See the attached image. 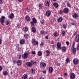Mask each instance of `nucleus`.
I'll list each match as a JSON object with an SVG mask.
<instances>
[{
    "mask_svg": "<svg viewBox=\"0 0 79 79\" xmlns=\"http://www.w3.org/2000/svg\"><path fill=\"white\" fill-rule=\"evenodd\" d=\"M52 46L53 47V48H55V47L54 44H53V45H52Z\"/></svg>",
    "mask_w": 79,
    "mask_h": 79,
    "instance_id": "61",
    "label": "nucleus"
},
{
    "mask_svg": "<svg viewBox=\"0 0 79 79\" xmlns=\"http://www.w3.org/2000/svg\"><path fill=\"white\" fill-rule=\"evenodd\" d=\"M13 62H14V63L15 64V63H16V61L15 60H13Z\"/></svg>",
    "mask_w": 79,
    "mask_h": 79,
    "instance_id": "59",
    "label": "nucleus"
},
{
    "mask_svg": "<svg viewBox=\"0 0 79 79\" xmlns=\"http://www.w3.org/2000/svg\"><path fill=\"white\" fill-rule=\"evenodd\" d=\"M8 74V72L6 71H4L3 72V75L4 76H6V75H7Z\"/></svg>",
    "mask_w": 79,
    "mask_h": 79,
    "instance_id": "33",
    "label": "nucleus"
},
{
    "mask_svg": "<svg viewBox=\"0 0 79 79\" xmlns=\"http://www.w3.org/2000/svg\"><path fill=\"white\" fill-rule=\"evenodd\" d=\"M5 17L3 16H2V18L0 19V22L1 23L2 25H4V23H5V20L4 19H5Z\"/></svg>",
    "mask_w": 79,
    "mask_h": 79,
    "instance_id": "3",
    "label": "nucleus"
},
{
    "mask_svg": "<svg viewBox=\"0 0 79 79\" xmlns=\"http://www.w3.org/2000/svg\"><path fill=\"white\" fill-rule=\"evenodd\" d=\"M42 72L44 73V74H45L46 73V71H43Z\"/></svg>",
    "mask_w": 79,
    "mask_h": 79,
    "instance_id": "50",
    "label": "nucleus"
},
{
    "mask_svg": "<svg viewBox=\"0 0 79 79\" xmlns=\"http://www.w3.org/2000/svg\"><path fill=\"white\" fill-rule=\"evenodd\" d=\"M41 23L43 24L44 23V20H42V21H41Z\"/></svg>",
    "mask_w": 79,
    "mask_h": 79,
    "instance_id": "46",
    "label": "nucleus"
},
{
    "mask_svg": "<svg viewBox=\"0 0 79 79\" xmlns=\"http://www.w3.org/2000/svg\"><path fill=\"white\" fill-rule=\"evenodd\" d=\"M3 3V1L2 0H0V4H2Z\"/></svg>",
    "mask_w": 79,
    "mask_h": 79,
    "instance_id": "49",
    "label": "nucleus"
},
{
    "mask_svg": "<svg viewBox=\"0 0 79 79\" xmlns=\"http://www.w3.org/2000/svg\"><path fill=\"white\" fill-rule=\"evenodd\" d=\"M26 20L28 22H30V18L28 15H26V18H25Z\"/></svg>",
    "mask_w": 79,
    "mask_h": 79,
    "instance_id": "16",
    "label": "nucleus"
},
{
    "mask_svg": "<svg viewBox=\"0 0 79 79\" xmlns=\"http://www.w3.org/2000/svg\"><path fill=\"white\" fill-rule=\"evenodd\" d=\"M2 41L1 40H0V44H2Z\"/></svg>",
    "mask_w": 79,
    "mask_h": 79,
    "instance_id": "62",
    "label": "nucleus"
},
{
    "mask_svg": "<svg viewBox=\"0 0 79 79\" xmlns=\"http://www.w3.org/2000/svg\"><path fill=\"white\" fill-rule=\"evenodd\" d=\"M24 37L25 38L27 39L29 37V35L28 34H25V35H24Z\"/></svg>",
    "mask_w": 79,
    "mask_h": 79,
    "instance_id": "32",
    "label": "nucleus"
},
{
    "mask_svg": "<svg viewBox=\"0 0 79 79\" xmlns=\"http://www.w3.org/2000/svg\"><path fill=\"white\" fill-rule=\"evenodd\" d=\"M75 77V75L73 73H72L70 76V77L72 79H74Z\"/></svg>",
    "mask_w": 79,
    "mask_h": 79,
    "instance_id": "15",
    "label": "nucleus"
},
{
    "mask_svg": "<svg viewBox=\"0 0 79 79\" xmlns=\"http://www.w3.org/2000/svg\"><path fill=\"white\" fill-rule=\"evenodd\" d=\"M71 25H75V23H71Z\"/></svg>",
    "mask_w": 79,
    "mask_h": 79,
    "instance_id": "53",
    "label": "nucleus"
},
{
    "mask_svg": "<svg viewBox=\"0 0 79 79\" xmlns=\"http://www.w3.org/2000/svg\"><path fill=\"white\" fill-rule=\"evenodd\" d=\"M19 43L21 45L25 43L24 40H23V39L21 40L20 41Z\"/></svg>",
    "mask_w": 79,
    "mask_h": 79,
    "instance_id": "18",
    "label": "nucleus"
},
{
    "mask_svg": "<svg viewBox=\"0 0 79 79\" xmlns=\"http://www.w3.org/2000/svg\"><path fill=\"white\" fill-rule=\"evenodd\" d=\"M10 21L9 20H7L6 21L5 24L6 25H8Z\"/></svg>",
    "mask_w": 79,
    "mask_h": 79,
    "instance_id": "29",
    "label": "nucleus"
},
{
    "mask_svg": "<svg viewBox=\"0 0 79 79\" xmlns=\"http://www.w3.org/2000/svg\"><path fill=\"white\" fill-rule=\"evenodd\" d=\"M2 67L0 66V72H1L2 70Z\"/></svg>",
    "mask_w": 79,
    "mask_h": 79,
    "instance_id": "52",
    "label": "nucleus"
},
{
    "mask_svg": "<svg viewBox=\"0 0 79 79\" xmlns=\"http://www.w3.org/2000/svg\"><path fill=\"white\" fill-rule=\"evenodd\" d=\"M67 75V74L66 73H65L64 74V76L65 77H66Z\"/></svg>",
    "mask_w": 79,
    "mask_h": 79,
    "instance_id": "54",
    "label": "nucleus"
},
{
    "mask_svg": "<svg viewBox=\"0 0 79 79\" xmlns=\"http://www.w3.org/2000/svg\"><path fill=\"white\" fill-rule=\"evenodd\" d=\"M17 64L18 66H21L22 64V62L21 60H18L17 61Z\"/></svg>",
    "mask_w": 79,
    "mask_h": 79,
    "instance_id": "11",
    "label": "nucleus"
},
{
    "mask_svg": "<svg viewBox=\"0 0 79 79\" xmlns=\"http://www.w3.org/2000/svg\"><path fill=\"white\" fill-rule=\"evenodd\" d=\"M56 65L57 66H60V64L59 63H57V64H56Z\"/></svg>",
    "mask_w": 79,
    "mask_h": 79,
    "instance_id": "55",
    "label": "nucleus"
},
{
    "mask_svg": "<svg viewBox=\"0 0 79 79\" xmlns=\"http://www.w3.org/2000/svg\"><path fill=\"white\" fill-rule=\"evenodd\" d=\"M61 34L63 36H65V31H63L62 33H61Z\"/></svg>",
    "mask_w": 79,
    "mask_h": 79,
    "instance_id": "34",
    "label": "nucleus"
},
{
    "mask_svg": "<svg viewBox=\"0 0 79 79\" xmlns=\"http://www.w3.org/2000/svg\"><path fill=\"white\" fill-rule=\"evenodd\" d=\"M75 45V42H73V45L71 47V50L73 51V53L74 54H76V48H74Z\"/></svg>",
    "mask_w": 79,
    "mask_h": 79,
    "instance_id": "1",
    "label": "nucleus"
},
{
    "mask_svg": "<svg viewBox=\"0 0 79 79\" xmlns=\"http://www.w3.org/2000/svg\"><path fill=\"white\" fill-rule=\"evenodd\" d=\"M79 50V43L77 44V51H78Z\"/></svg>",
    "mask_w": 79,
    "mask_h": 79,
    "instance_id": "39",
    "label": "nucleus"
},
{
    "mask_svg": "<svg viewBox=\"0 0 79 79\" xmlns=\"http://www.w3.org/2000/svg\"><path fill=\"white\" fill-rule=\"evenodd\" d=\"M51 44H54V41H51Z\"/></svg>",
    "mask_w": 79,
    "mask_h": 79,
    "instance_id": "58",
    "label": "nucleus"
},
{
    "mask_svg": "<svg viewBox=\"0 0 79 79\" xmlns=\"http://www.w3.org/2000/svg\"><path fill=\"white\" fill-rule=\"evenodd\" d=\"M66 62H67V63H68L69 62V58H67L66 59Z\"/></svg>",
    "mask_w": 79,
    "mask_h": 79,
    "instance_id": "41",
    "label": "nucleus"
},
{
    "mask_svg": "<svg viewBox=\"0 0 79 79\" xmlns=\"http://www.w3.org/2000/svg\"><path fill=\"white\" fill-rule=\"evenodd\" d=\"M27 75L26 74H25L22 77L23 79H27Z\"/></svg>",
    "mask_w": 79,
    "mask_h": 79,
    "instance_id": "25",
    "label": "nucleus"
},
{
    "mask_svg": "<svg viewBox=\"0 0 79 79\" xmlns=\"http://www.w3.org/2000/svg\"><path fill=\"white\" fill-rule=\"evenodd\" d=\"M72 17L74 18L75 19L77 17H78V16L77 13H74L72 15Z\"/></svg>",
    "mask_w": 79,
    "mask_h": 79,
    "instance_id": "20",
    "label": "nucleus"
},
{
    "mask_svg": "<svg viewBox=\"0 0 79 79\" xmlns=\"http://www.w3.org/2000/svg\"><path fill=\"white\" fill-rule=\"evenodd\" d=\"M45 3H46V6H49L50 3L48 1H46L45 2Z\"/></svg>",
    "mask_w": 79,
    "mask_h": 79,
    "instance_id": "27",
    "label": "nucleus"
},
{
    "mask_svg": "<svg viewBox=\"0 0 79 79\" xmlns=\"http://www.w3.org/2000/svg\"><path fill=\"white\" fill-rule=\"evenodd\" d=\"M28 56V53H24L23 54L22 56L23 58L24 59H26L27 58Z\"/></svg>",
    "mask_w": 79,
    "mask_h": 79,
    "instance_id": "6",
    "label": "nucleus"
},
{
    "mask_svg": "<svg viewBox=\"0 0 79 79\" xmlns=\"http://www.w3.org/2000/svg\"><path fill=\"white\" fill-rule=\"evenodd\" d=\"M66 43L67 45H69V41H66Z\"/></svg>",
    "mask_w": 79,
    "mask_h": 79,
    "instance_id": "48",
    "label": "nucleus"
},
{
    "mask_svg": "<svg viewBox=\"0 0 79 79\" xmlns=\"http://www.w3.org/2000/svg\"><path fill=\"white\" fill-rule=\"evenodd\" d=\"M18 52H20L21 49V48L19 47V44H18L16 46Z\"/></svg>",
    "mask_w": 79,
    "mask_h": 79,
    "instance_id": "22",
    "label": "nucleus"
},
{
    "mask_svg": "<svg viewBox=\"0 0 79 79\" xmlns=\"http://www.w3.org/2000/svg\"><path fill=\"white\" fill-rule=\"evenodd\" d=\"M32 32L34 33H35L36 32V29L34 27H32Z\"/></svg>",
    "mask_w": 79,
    "mask_h": 79,
    "instance_id": "23",
    "label": "nucleus"
},
{
    "mask_svg": "<svg viewBox=\"0 0 79 79\" xmlns=\"http://www.w3.org/2000/svg\"><path fill=\"white\" fill-rule=\"evenodd\" d=\"M61 49L62 51V52H65L66 50V48L65 46H64Z\"/></svg>",
    "mask_w": 79,
    "mask_h": 79,
    "instance_id": "14",
    "label": "nucleus"
},
{
    "mask_svg": "<svg viewBox=\"0 0 79 79\" xmlns=\"http://www.w3.org/2000/svg\"><path fill=\"white\" fill-rule=\"evenodd\" d=\"M46 66V63L43 62H41L40 63V67L41 68H45Z\"/></svg>",
    "mask_w": 79,
    "mask_h": 79,
    "instance_id": "4",
    "label": "nucleus"
},
{
    "mask_svg": "<svg viewBox=\"0 0 79 79\" xmlns=\"http://www.w3.org/2000/svg\"><path fill=\"white\" fill-rule=\"evenodd\" d=\"M77 20H79V15L78 16V18H77Z\"/></svg>",
    "mask_w": 79,
    "mask_h": 79,
    "instance_id": "63",
    "label": "nucleus"
},
{
    "mask_svg": "<svg viewBox=\"0 0 79 79\" xmlns=\"http://www.w3.org/2000/svg\"><path fill=\"white\" fill-rule=\"evenodd\" d=\"M67 6L71 8V6L70 5V2L68 3L67 4Z\"/></svg>",
    "mask_w": 79,
    "mask_h": 79,
    "instance_id": "36",
    "label": "nucleus"
},
{
    "mask_svg": "<svg viewBox=\"0 0 79 79\" xmlns=\"http://www.w3.org/2000/svg\"><path fill=\"white\" fill-rule=\"evenodd\" d=\"M39 6L40 9H42L43 6L41 4L39 3Z\"/></svg>",
    "mask_w": 79,
    "mask_h": 79,
    "instance_id": "35",
    "label": "nucleus"
},
{
    "mask_svg": "<svg viewBox=\"0 0 79 79\" xmlns=\"http://www.w3.org/2000/svg\"><path fill=\"white\" fill-rule=\"evenodd\" d=\"M46 52L47 53V54L46 55L47 56H48V55H50V52L49 51H48V50H47V51H46Z\"/></svg>",
    "mask_w": 79,
    "mask_h": 79,
    "instance_id": "38",
    "label": "nucleus"
},
{
    "mask_svg": "<svg viewBox=\"0 0 79 79\" xmlns=\"http://www.w3.org/2000/svg\"><path fill=\"white\" fill-rule=\"evenodd\" d=\"M53 68L52 67H50L49 68V73H52L53 72Z\"/></svg>",
    "mask_w": 79,
    "mask_h": 79,
    "instance_id": "24",
    "label": "nucleus"
},
{
    "mask_svg": "<svg viewBox=\"0 0 79 79\" xmlns=\"http://www.w3.org/2000/svg\"><path fill=\"white\" fill-rule=\"evenodd\" d=\"M63 21V18L62 17H60L59 18H58L57 19V21L59 23H61Z\"/></svg>",
    "mask_w": 79,
    "mask_h": 79,
    "instance_id": "13",
    "label": "nucleus"
},
{
    "mask_svg": "<svg viewBox=\"0 0 79 79\" xmlns=\"http://www.w3.org/2000/svg\"><path fill=\"white\" fill-rule=\"evenodd\" d=\"M75 41L76 42H79V35H77L75 38Z\"/></svg>",
    "mask_w": 79,
    "mask_h": 79,
    "instance_id": "12",
    "label": "nucleus"
},
{
    "mask_svg": "<svg viewBox=\"0 0 79 79\" xmlns=\"http://www.w3.org/2000/svg\"><path fill=\"white\" fill-rule=\"evenodd\" d=\"M40 34L42 35H44V34H45V33L44 32V30H42L40 31Z\"/></svg>",
    "mask_w": 79,
    "mask_h": 79,
    "instance_id": "37",
    "label": "nucleus"
},
{
    "mask_svg": "<svg viewBox=\"0 0 79 79\" xmlns=\"http://www.w3.org/2000/svg\"><path fill=\"white\" fill-rule=\"evenodd\" d=\"M78 62L79 60L77 59H74V60H73V62L74 65H77Z\"/></svg>",
    "mask_w": 79,
    "mask_h": 79,
    "instance_id": "9",
    "label": "nucleus"
},
{
    "mask_svg": "<svg viewBox=\"0 0 79 79\" xmlns=\"http://www.w3.org/2000/svg\"><path fill=\"white\" fill-rule=\"evenodd\" d=\"M20 26V24H17V27L18 28H19V27Z\"/></svg>",
    "mask_w": 79,
    "mask_h": 79,
    "instance_id": "47",
    "label": "nucleus"
},
{
    "mask_svg": "<svg viewBox=\"0 0 79 79\" xmlns=\"http://www.w3.org/2000/svg\"><path fill=\"white\" fill-rule=\"evenodd\" d=\"M40 45L41 47H43V46L44 45V43H43V42H41Z\"/></svg>",
    "mask_w": 79,
    "mask_h": 79,
    "instance_id": "45",
    "label": "nucleus"
},
{
    "mask_svg": "<svg viewBox=\"0 0 79 79\" xmlns=\"http://www.w3.org/2000/svg\"><path fill=\"white\" fill-rule=\"evenodd\" d=\"M59 13L60 14H62L63 13V11L62 10H60L59 11Z\"/></svg>",
    "mask_w": 79,
    "mask_h": 79,
    "instance_id": "44",
    "label": "nucleus"
},
{
    "mask_svg": "<svg viewBox=\"0 0 79 79\" xmlns=\"http://www.w3.org/2000/svg\"><path fill=\"white\" fill-rule=\"evenodd\" d=\"M54 36L55 37H57L58 35H57V33L56 32H55L54 33Z\"/></svg>",
    "mask_w": 79,
    "mask_h": 79,
    "instance_id": "40",
    "label": "nucleus"
},
{
    "mask_svg": "<svg viewBox=\"0 0 79 79\" xmlns=\"http://www.w3.org/2000/svg\"><path fill=\"white\" fill-rule=\"evenodd\" d=\"M42 55V52L41 51H39L38 52V55L39 56H41Z\"/></svg>",
    "mask_w": 79,
    "mask_h": 79,
    "instance_id": "30",
    "label": "nucleus"
},
{
    "mask_svg": "<svg viewBox=\"0 0 79 79\" xmlns=\"http://www.w3.org/2000/svg\"><path fill=\"white\" fill-rule=\"evenodd\" d=\"M26 65L27 66H29V67H31L32 65L31 64V62H27V63H26Z\"/></svg>",
    "mask_w": 79,
    "mask_h": 79,
    "instance_id": "21",
    "label": "nucleus"
},
{
    "mask_svg": "<svg viewBox=\"0 0 79 79\" xmlns=\"http://www.w3.org/2000/svg\"><path fill=\"white\" fill-rule=\"evenodd\" d=\"M63 27L64 29H66L67 27V25L66 24H64Z\"/></svg>",
    "mask_w": 79,
    "mask_h": 79,
    "instance_id": "42",
    "label": "nucleus"
},
{
    "mask_svg": "<svg viewBox=\"0 0 79 79\" xmlns=\"http://www.w3.org/2000/svg\"><path fill=\"white\" fill-rule=\"evenodd\" d=\"M32 21H31L30 22L32 26H34L35 23H36L37 20L35 18H33L32 19Z\"/></svg>",
    "mask_w": 79,
    "mask_h": 79,
    "instance_id": "2",
    "label": "nucleus"
},
{
    "mask_svg": "<svg viewBox=\"0 0 79 79\" xmlns=\"http://www.w3.org/2000/svg\"><path fill=\"white\" fill-rule=\"evenodd\" d=\"M18 0L19 1V2H23V0Z\"/></svg>",
    "mask_w": 79,
    "mask_h": 79,
    "instance_id": "57",
    "label": "nucleus"
},
{
    "mask_svg": "<svg viewBox=\"0 0 79 79\" xmlns=\"http://www.w3.org/2000/svg\"><path fill=\"white\" fill-rule=\"evenodd\" d=\"M30 71L32 74H34L35 73V71L34 69H31Z\"/></svg>",
    "mask_w": 79,
    "mask_h": 79,
    "instance_id": "31",
    "label": "nucleus"
},
{
    "mask_svg": "<svg viewBox=\"0 0 79 79\" xmlns=\"http://www.w3.org/2000/svg\"><path fill=\"white\" fill-rule=\"evenodd\" d=\"M29 79H33L32 77H30L29 78Z\"/></svg>",
    "mask_w": 79,
    "mask_h": 79,
    "instance_id": "64",
    "label": "nucleus"
},
{
    "mask_svg": "<svg viewBox=\"0 0 79 79\" xmlns=\"http://www.w3.org/2000/svg\"><path fill=\"white\" fill-rule=\"evenodd\" d=\"M31 63L32 66V65H35L36 63L35 61H33V60H32L31 61Z\"/></svg>",
    "mask_w": 79,
    "mask_h": 79,
    "instance_id": "26",
    "label": "nucleus"
},
{
    "mask_svg": "<svg viewBox=\"0 0 79 79\" xmlns=\"http://www.w3.org/2000/svg\"><path fill=\"white\" fill-rule=\"evenodd\" d=\"M53 5L55 8H57L58 7V4L57 2H54Z\"/></svg>",
    "mask_w": 79,
    "mask_h": 79,
    "instance_id": "19",
    "label": "nucleus"
},
{
    "mask_svg": "<svg viewBox=\"0 0 79 79\" xmlns=\"http://www.w3.org/2000/svg\"><path fill=\"white\" fill-rule=\"evenodd\" d=\"M78 33V31H76V32L75 33H74V35H76L77 34V33Z\"/></svg>",
    "mask_w": 79,
    "mask_h": 79,
    "instance_id": "51",
    "label": "nucleus"
},
{
    "mask_svg": "<svg viewBox=\"0 0 79 79\" xmlns=\"http://www.w3.org/2000/svg\"><path fill=\"white\" fill-rule=\"evenodd\" d=\"M57 47L58 48L57 50H60L61 49V44L60 42H58L57 43Z\"/></svg>",
    "mask_w": 79,
    "mask_h": 79,
    "instance_id": "8",
    "label": "nucleus"
},
{
    "mask_svg": "<svg viewBox=\"0 0 79 79\" xmlns=\"http://www.w3.org/2000/svg\"><path fill=\"white\" fill-rule=\"evenodd\" d=\"M46 16L47 17H49L51 15V12L50 10H48L45 13Z\"/></svg>",
    "mask_w": 79,
    "mask_h": 79,
    "instance_id": "5",
    "label": "nucleus"
},
{
    "mask_svg": "<svg viewBox=\"0 0 79 79\" xmlns=\"http://www.w3.org/2000/svg\"><path fill=\"white\" fill-rule=\"evenodd\" d=\"M31 54L33 55H35L36 54V52L35 51H32L31 52Z\"/></svg>",
    "mask_w": 79,
    "mask_h": 79,
    "instance_id": "43",
    "label": "nucleus"
},
{
    "mask_svg": "<svg viewBox=\"0 0 79 79\" xmlns=\"http://www.w3.org/2000/svg\"><path fill=\"white\" fill-rule=\"evenodd\" d=\"M14 15L13 13H11V14H10L9 17L10 19H12L14 18Z\"/></svg>",
    "mask_w": 79,
    "mask_h": 79,
    "instance_id": "17",
    "label": "nucleus"
},
{
    "mask_svg": "<svg viewBox=\"0 0 79 79\" xmlns=\"http://www.w3.org/2000/svg\"><path fill=\"white\" fill-rule=\"evenodd\" d=\"M32 43L34 45H36L38 44V42L35 41L34 39H32L31 40Z\"/></svg>",
    "mask_w": 79,
    "mask_h": 79,
    "instance_id": "7",
    "label": "nucleus"
},
{
    "mask_svg": "<svg viewBox=\"0 0 79 79\" xmlns=\"http://www.w3.org/2000/svg\"><path fill=\"white\" fill-rule=\"evenodd\" d=\"M19 59H21V55H19Z\"/></svg>",
    "mask_w": 79,
    "mask_h": 79,
    "instance_id": "56",
    "label": "nucleus"
},
{
    "mask_svg": "<svg viewBox=\"0 0 79 79\" xmlns=\"http://www.w3.org/2000/svg\"><path fill=\"white\" fill-rule=\"evenodd\" d=\"M69 8H65L64 9L63 12L65 14H68L69 12Z\"/></svg>",
    "mask_w": 79,
    "mask_h": 79,
    "instance_id": "10",
    "label": "nucleus"
},
{
    "mask_svg": "<svg viewBox=\"0 0 79 79\" xmlns=\"http://www.w3.org/2000/svg\"><path fill=\"white\" fill-rule=\"evenodd\" d=\"M23 30L25 32H27L28 31V28L26 27H24Z\"/></svg>",
    "mask_w": 79,
    "mask_h": 79,
    "instance_id": "28",
    "label": "nucleus"
},
{
    "mask_svg": "<svg viewBox=\"0 0 79 79\" xmlns=\"http://www.w3.org/2000/svg\"><path fill=\"white\" fill-rule=\"evenodd\" d=\"M45 38L46 39H48V36H46V37H45Z\"/></svg>",
    "mask_w": 79,
    "mask_h": 79,
    "instance_id": "60",
    "label": "nucleus"
}]
</instances>
